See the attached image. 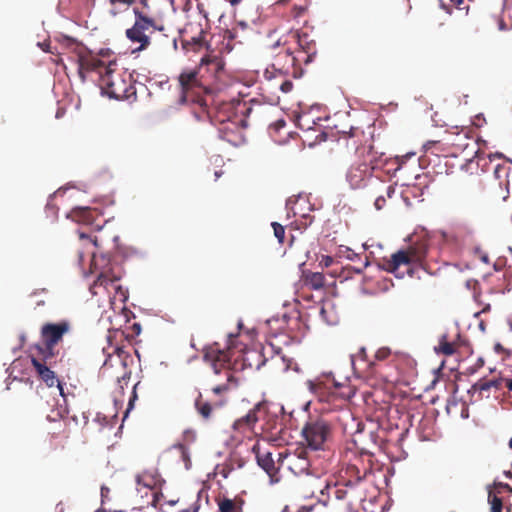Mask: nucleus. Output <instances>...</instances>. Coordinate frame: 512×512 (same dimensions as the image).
Instances as JSON below:
<instances>
[{
    "label": "nucleus",
    "instance_id": "obj_1",
    "mask_svg": "<svg viewBox=\"0 0 512 512\" xmlns=\"http://www.w3.org/2000/svg\"><path fill=\"white\" fill-rule=\"evenodd\" d=\"M74 52L78 75L82 82H85L89 74L96 73L104 94L118 100L135 97L136 91L131 83V76L117 71L116 58L109 49L100 50L95 54L84 46H77Z\"/></svg>",
    "mask_w": 512,
    "mask_h": 512
},
{
    "label": "nucleus",
    "instance_id": "obj_2",
    "mask_svg": "<svg viewBox=\"0 0 512 512\" xmlns=\"http://www.w3.org/2000/svg\"><path fill=\"white\" fill-rule=\"evenodd\" d=\"M265 348H247L239 341V335L230 334L227 347L221 349L218 343L204 350V360L208 362L216 375L224 373L228 383L241 381L239 372L244 369H260L268 360Z\"/></svg>",
    "mask_w": 512,
    "mask_h": 512
},
{
    "label": "nucleus",
    "instance_id": "obj_3",
    "mask_svg": "<svg viewBox=\"0 0 512 512\" xmlns=\"http://www.w3.org/2000/svg\"><path fill=\"white\" fill-rule=\"evenodd\" d=\"M143 8H134L135 22L131 28L126 29L125 35L132 43H139L136 52L146 50L150 46L163 48L171 42L177 47L175 38H170L165 33V27L160 23L163 16L162 6L165 1L142 0Z\"/></svg>",
    "mask_w": 512,
    "mask_h": 512
},
{
    "label": "nucleus",
    "instance_id": "obj_4",
    "mask_svg": "<svg viewBox=\"0 0 512 512\" xmlns=\"http://www.w3.org/2000/svg\"><path fill=\"white\" fill-rule=\"evenodd\" d=\"M343 134L347 139V146L355 148V159L347 169L346 181L352 189H363L372 180L374 171L385 164L386 158L371 144H363V141L367 142V138L360 128L352 127Z\"/></svg>",
    "mask_w": 512,
    "mask_h": 512
},
{
    "label": "nucleus",
    "instance_id": "obj_5",
    "mask_svg": "<svg viewBox=\"0 0 512 512\" xmlns=\"http://www.w3.org/2000/svg\"><path fill=\"white\" fill-rule=\"evenodd\" d=\"M390 356V348L381 347L375 353V360L371 361L367 358L365 347H361L357 354L350 357L355 376L358 379L383 384H408L399 378L396 365L385 362Z\"/></svg>",
    "mask_w": 512,
    "mask_h": 512
},
{
    "label": "nucleus",
    "instance_id": "obj_6",
    "mask_svg": "<svg viewBox=\"0 0 512 512\" xmlns=\"http://www.w3.org/2000/svg\"><path fill=\"white\" fill-rule=\"evenodd\" d=\"M429 247V239L426 236L419 237L407 249L397 251L389 259L384 258L381 267L397 278H403L406 274L413 277L418 267L427 271L425 259Z\"/></svg>",
    "mask_w": 512,
    "mask_h": 512
},
{
    "label": "nucleus",
    "instance_id": "obj_7",
    "mask_svg": "<svg viewBox=\"0 0 512 512\" xmlns=\"http://www.w3.org/2000/svg\"><path fill=\"white\" fill-rule=\"evenodd\" d=\"M266 53L273 58L272 67L280 74H296V67L301 60V54H296L290 47L288 39L279 38L266 45Z\"/></svg>",
    "mask_w": 512,
    "mask_h": 512
},
{
    "label": "nucleus",
    "instance_id": "obj_8",
    "mask_svg": "<svg viewBox=\"0 0 512 512\" xmlns=\"http://www.w3.org/2000/svg\"><path fill=\"white\" fill-rule=\"evenodd\" d=\"M251 112L252 108L243 100L217 101L212 107V124L218 126L238 117L248 116Z\"/></svg>",
    "mask_w": 512,
    "mask_h": 512
},
{
    "label": "nucleus",
    "instance_id": "obj_9",
    "mask_svg": "<svg viewBox=\"0 0 512 512\" xmlns=\"http://www.w3.org/2000/svg\"><path fill=\"white\" fill-rule=\"evenodd\" d=\"M71 330V323L67 320H62L57 323H45L41 327L40 335L44 345V352L46 360L53 359L55 356V347L62 342L64 335Z\"/></svg>",
    "mask_w": 512,
    "mask_h": 512
},
{
    "label": "nucleus",
    "instance_id": "obj_10",
    "mask_svg": "<svg viewBox=\"0 0 512 512\" xmlns=\"http://www.w3.org/2000/svg\"><path fill=\"white\" fill-rule=\"evenodd\" d=\"M302 437L312 450L324 448V444L331 436V427L323 419H309L302 428Z\"/></svg>",
    "mask_w": 512,
    "mask_h": 512
},
{
    "label": "nucleus",
    "instance_id": "obj_11",
    "mask_svg": "<svg viewBox=\"0 0 512 512\" xmlns=\"http://www.w3.org/2000/svg\"><path fill=\"white\" fill-rule=\"evenodd\" d=\"M228 387L214 386L199 393L195 400V407L203 418L208 419L213 408H218L225 404L224 394L227 392Z\"/></svg>",
    "mask_w": 512,
    "mask_h": 512
},
{
    "label": "nucleus",
    "instance_id": "obj_12",
    "mask_svg": "<svg viewBox=\"0 0 512 512\" xmlns=\"http://www.w3.org/2000/svg\"><path fill=\"white\" fill-rule=\"evenodd\" d=\"M32 364L40 380L46 383L53 381L56 377L70 379V368L66 367L64 356L58 362L54 361V358L46 360L44 357L43 361L32 358Z\"/></svg>",
    "mask_w": 512,
    "mask_h": 512
},
{
    "label": "nucleus",
    "instance_id": "obj_13",
    "mask_svg": "<svg viewBox=\"0 0 512 512\" xmlns=\"http://www.w3.org/2000/svg\"><path fill=\"white\" fill-rule=\"evenodd\" d=\"M470 132V129L467 127H462L461 129L455 127L447 132L445 142L452 148L453 155L465 153L466 156H471L477 152L475 150L476 143L474 138L469 135Z\"/></svg>",
    "mask_w": 512,
    "mask_h": 512
},
{
    "label": "nucleus",
    "instance_id": "obj_14",
    "mask_svg": "<svg viewBox=\"0 0 512 512\" xmlns=\"http://www.w3.org/2000/svg\"><path fill=\"white\" fill-rule=\"evenodd\" d=\"M267 416V406L265 401H259L249 412L235 420L233 429L239 433L246 434L247 432L255 433L256 425L259 421Z\"/></svg>",
    "mask_w": 512,
    "mask_h": 512
},
{
    "label": "nucleus",
    "instance_id": "obj_15",
    "mask_svg": "<svg viewBox=\"0 0 512 512\" xmlns=\"http://www.w3.org/2000/svg\"><path fill=\"white\" fill-rule=\"evenodd\" d=\"M91 254V270L93 273H98L96 284L107 285L120 280L121 275L115 272L107 255H97L95 252H91Z\"/></svg>",
    "mask_w": 512,
    "mask_h": 512
},
{
    "label": "nucleus",
    "instance_id": "obj_16",
    "mask_svg": "<svg viewBox=\"0 0 512 512\" xmlns=\"http://www.w3.org/2000/svg\"><path fill=\"white\" fill-rule=\"evenodd\" d=\"M241 116L235 120L218 125L219 137L233 146H239L245 142L244 128L247 126L246 118Z\"/></svg>",
    "mask_w": 512,
    "mask_h": 512
},
{
    "label": "nucleus",
    "instance_id": "obj_17",
    "mask_svg": "<svg viewBox=\"0 0 512 512\" xmlns=\"http://www.w3.org/2000/svg\"><path fill=\"white\" fill-rule=\"evenodd\" d=\"M285 39H288L290 43L293 42L297 44L298 49L295 51V53H302V62L307 64L313 60V57L317 53L316 43L307 33L291 31L285 36Z\"/></svg>",
    "mask_w": 512,
    "mask_h": 512
},
{
    "label": "nucleus",
    "instance_id": "obj_18",
    "mask_svg": "<svg viewBox=\"0 0 512 512\" xmlns=\"http://www.w3.org/2000/svg\"><path fill=\"white\" fill-rule=\"evenodd\" d=\"M47 433L49 437V447L51 449H64L70 437L69 427L66 422L62 420L52 421Z\"/></svg>",
    "mask_w": 512,
    "mask_h": 512
},
{
    "label": "nucleus",
    "instance_id": "obj_19",
    "mask_svg": "<svg viewBox=\"0 0 512 512\" xmlns=\"http://www.w3.org/2000/svg\"><path fill=\"white\" fill-rule=\"evenodd\" d=\"M491 386H449V398L447 403L456 406L458 403L467 405L473 402L474 393L479 388L480 391H487Z\"/></svg>",
    "mask_w": 512,
    "mask_h": 512
},
{
    "label": "nucleus",
    "instance_id": "obj_20",
    "mask_svg": "<svg viewBox=\"0 0 512 512\" xmlns=\"http://www.w3.org/2000/svg\"><path fill=\"white\" fill-rule=\"evenodd\" d=\"M178 81L183 98L187 97L189 93H199L206 89L202 79L199 77V71L195 69L183 70L178 77Z\"/></svg>",
    "mask_w": 512,
    "mask_h": 512
},
{
    "label": "nucleus",
    "instance_id": "obj_21",
    "mask_svg": "<svg viewBox=\"0 0 512 512\" xmlns=\"http://www.w3.org/2000/svg\"><path fill=\"white\" fill-rule=\"evenodd\" d=\"M305 452L301 451L300 454H284L282 452L278 453V461H287L288 468L295 475L308 474L310 469V462L306 456H304Z\"/></svg>",
    "mask_w": 512,
    "mask_h": 512
},
{
    "label": "nucleus",
    "instance_id": "obj_22",
    "mask_svg": "<svg viewBox=\"0 0 512 512\" xmlns=\"http://www.w3.org/2000/svg\"><path fill=\"white\" fill-rule=\"evenodd\" d=\"M252 451L256 455L258 465L269 475L272 481L277 482L278 478H275L278 472V468L275 466L274 459L271 452H261L260 446L255 444Z\"/></svg>",
    "mask_w": 512,
    "mask_h": 512
},
{
    "label": "nucleus",
    "instance_id": "obj_23",
    "mask_svg": "<svg viewBox=\"0 0 512 512\" xmlns=\"http://www.w3.org/2000/svg\"><path fill=\"white\" fill-rule=\"evenodd\" d=\"M225 66V62L220 56V54H216L214 52H209L201 58L200 61V69L206 67L209 72L213 74L214 77H219L223 72Z\"/></svg>",
    "mask_w": 512,
    "mask_h": 512
},
{
    "label": "nucleus",
    "instance_id": "obj_24",
    "mask_svg": "<svg viewBox=\"0 0 512 512\" xmlns=\"http://www.w3.org/2000/svg\"><path fill=\"white\" fill-rule=\"evenodd\" d=\"M136 482L139 485L153 490L161 489L164 480L162 479L157 469H150L138 474L136 477Z\"/></svg>",
    "mask_w": 512,
    "mask_h": 512
},
{
    "label": "nucleus",
    "instance_id": "obj_25",
    "mask_svg": "<svg viewBox=\"0 0 512 512\" xmlns=\"http://www.w3.org/2000/svg\"><path fill=\"white\" fill-rule=\"evenodd\" d=\"M219 512H243L245 501L241 497L230 499L228 497L216 498Z\"/></svg>",
    "mask_w": 512,
    "mask_h": 512
},
{
    "label": "nucleus",
    "instance_id": "obj_26",
    "mask_svg": "<svg viewBox=\"0 0 512 512\" xmlns=\"http://www.w3.org/2000/svg\"><path fill=\"white\" fill-rule=\"evenodd\" d=\"M70 215L76 222L83 223L85 225H93L98 213L95 209H91L89 207H79L73 209Z\"/></svg>",
    "mask_w": 512,
    "mask_h": 512
},
{
    "label": "nucleus",
    "instance_id": "obj_27",
    "mask_svg": "<svg viewBox=\"0 0 512 512\" xmlns=\"http://www.w3.org/2000/svg\"><path fill=\"white\" fill-rule=\"evenodd\" d=\"M193 115L197 121H210L212 123V107H209L206 98H199Z\"/></svg>",
    "mask_w": 512,
    "mask_h": 512
},
{
    "label": "nucleus",
    "instance_id": "obj_28",
    "mask_svg": "<svg viewBox=\"0 0 512 512\" xmlns=\"http://www.w3.org/2000/svg\"><path fill=\"white\" fill-rule=\"evenodd\" d=\"M135 0H109L108 1V14L115 18L127 12Z\"/></svg>",
    "mask_w": 512,
    "mask_h": 512
},
{
    "label": "nucleus",
    "instance_id": "obj_29",
    "mask_svg": "<svg viewBox=\"0 0 512 512\" xmlns=\"http://www.w3.org/2000/svg\"><path fill=\"white\" fill-rule=\"evenodd\" d=\"M204 31L201 29L198 36H193L190 39H183L182 46L185 50L190 51H200L202 48L206 47V42L204 40Z\"/></svg>",
    "mask_w": 512,
    "mask_h": 512
},
{
    "label": "nucleus",
    "instance_id": "obj_30",
    "mask_svg": "<svg viewBox=\"0 0 512 512\" xmlns=\"http://www.w3.org/2000/svg\"><path fill=\"white\" fill-rule=\"evenodd\" d=\"M389 388V392L391 394L392 400L396 401L399 399V405L409 404L410 401V392L409 386H405L407 389H402V386H385Z\"/></svg>",
    "mask_w": 512,
    "mask_h": 512
},
{
    "label": "nucleus",
    "instance_id": "obj_31",
    "mask_svg": "<svg viewBox=\"0 0 512 512\" xmlns=\"http://www.w3.org/2000/svg\"><path fill=\"white\" fill-rule=\"evenodd\" d=\"M85 244H93L94 246L97 247L98 239H97V237H94L93 239H91L87 234H85L83 232H81L79 234V244L75 248L76 257H77L79 264H81L83 262L85 254H86V252L83 249V246H85Z\"/></svg>",
    "mask_w": 512,
    "mask_h": 512
},
{
    "label": "nucleus",
    "instance_id": "obj_32",
    "mask_svg": "<svg viewBox=\"0 0 512 512\" xmlns=\"http://www.w3.org/2000/svg\"><path fill=\"white\" fill-rule=\"evenodd\" d=\"M304 282L312 289L318 290L325 285V276L320 272H309L304 275Z\"/></svg>",
    "mask_w": 512,
    "mask_h": 512
},
{
    "label": "nucleus",
    "instance_id": "obj_33",
    "mask_svg": "<svg viewBox=\"0 0 512 512\" xmlns=\"http://www.w3.org/2000/svg\"><path fill=\"white\" fill-rule=\"evenodd\" d=\"M378 183H379V185H380L381 187H385V193H386V196H384V195H379V196H377V197H376V199H375L374 206H375V208H376L377 210H380V209H382V208L385 206V204H386V197H387V198H391V197H392V195L395 193V188H394L393 186H391V185H389V186H385V185H384V183H383V182H381V181H379Z\"/></svg>",
    "mask_w": 512,
    "mask_h": 512
},
{
    "label": "nucleus",
    "instance_id": "obj_34",
    "mask_svg": "<svg viewBox=\"0 0 512 512\" xmlns=\"http://www.w3.org/2000/svg\"><path fill=\"white\" fill-rule=\"evenodd\" d=\"M409 392H410V401L418 400L421 401L424 404H435L438 396H431L430 398H426V395H423L421 392H416L415 388H411L409 386Z\"/></svg>",
    "mask_w": 512,
    "mask_h": 512
},
{
    "label": "nucleus",
    "instance_id": "obj_35",
    "mask_svg": "<svg viewBox=\"0 0 512 512\" xmlns=\"http://www.w3.org/2000/svg\"><path fill=\"white\" fill-rule=\"evenodd\" d=\"M439 351L444 355L450 356L455 353L456 349L454 343L449 342L447 337L444 335L439 343Z\"/></svg>",
    "mask_w": 512,
    "mask_h": 512
},
{
    "label": "nucleus",
    "instance_id": "obj_36",
    "mask_svg": "<svg viewBox=\"0 0 512 512\" xmlns=\"http://www.w3.org/2000/svg\"><path fill=\"white\" fill-rule=\"evenodd\" d=\"M510 167L505 163H496L493 165V174L494 177L498 180H501L503 177L508 175Z\"/></svg>",
    "mask_w": 512,
    "mask_h": 512
},
{
    "label": "nucleus",
    "instance_id": "obj_37",
    "mask_svg": "<svg viewBox=\"0 0 512 512\" xmlns=\"http://www.w3.org/2000/svg\"><path fill=\"white\" fill-rule=\"evenodd\" d=\"M322 376L324 379H321L320 377H318L316 379V382L309 380L307 382V384H324L325 381H327V382L332 381V384H335V385L342 384L340 381V378L339 379L336 378L333 372L323 373Z\"/></svg>",
    "mask_w": 512,
    "mask_h": 512
},
{
    "label": "nucleus",
    "instance_id": "obj_38",
    "mask_svg": "<svg viewBox=\"0 0 512 512\" xmlns=\"http://www.w3.org/2000/svg\"><path fill=\"white\" fill-rule=\"evenodd\" d=\"M271 226H272L273 231H274V236L277 238V240H278V242L280 244H283L284 243V238H285V228H284V226L279 224L278 222H272Z\"/></svg>",
    "mask_w": 512,
    "mask_h": 512
},
{
    "label": "nucleus",
    "instance_id": "obj_39",
    "mask_svg": "<svg viewBox=\"0 0 512 512\" xmlns=\"http://www.w3.org/2000/svg\"><path fill=\"white\" fill-rule=\"evenodd\" d=\"M489 502L491 504V512H502L503 504L501 498L489 493Z\"/></svg>",
    "mask_w": 512,
    "mask_h": 512
},
{
    "label": "nucleus",
    "instance_id": "obj_40",
    "mask_svg": "<svg viewBox=\"0 0 512 512\" xmlns=\"http://www.w3.org/2000/svg\"><path fill=\"white\" fill-rule=\"evenodd\" d=\"M118 369L122 370L123 373L121 375L116 376V381L120 382L121 380L128 381L130 379V374L126 372V366L123 362H119Z\"/></svg>",
    "mask_w": 512,
    "mask_h": 512
},
{
    "label": "nucleus",
    "instance_id": "obj_41",
    "mask_svg": "<svg viewBox=\"0 0 512 512\" xmlns=\"http://www.w3.org/2000/svg\"><path fill=\"white\" fill-rule=\"evenodd\" d=\"M280 89L284 93H289L293 89V83L290 80H284L280 84Z\"/></svg>",
    "mask_w": 512,
    "mask_h": 512
},
{
    "label": "nucleus",
    "instance_id": "obj_42",
    "mask_svg": "<svg viewBox=\"0 0 512 512\" xmlns=\"http://www.w3.org/2000/svg\"><path fill=\"white\" fill-rule=\"evenodd\" d=\"M136 388L137 386H133L132 395L129 399L127 412L132 408L134 401L137 399Z\"/></svg>",
    "mask_w": 512,
    "mask_h": 512
},
{
    "label": "nucleus",
    "instance_id": "obj_43",
    "mask_svg": "<svg viewBox=\"0 0 512 512\" xmlns=\"http://www.w3.org/2000/svg\"><path fill=\"white\" fill-rule=\"evenodd\" d=\"M276 429L275 421L272 423L270 421H267L265 424L261 426V431H270Z\"/></svg>",
    "mask_w": 512,
    "mask_h": 512
},
{
    "label": "nucleus",
    "instance_id": "obj_44",
    "mask_svg": "<svg viewBox=\"0 0 512 512\" xmlns=\"http://www.w3.org/2000/svg\"><path fill=\"white\" fill-rule=\"evenodd\" d=\"M434 388H435V386H425L422 394L426 395V398H430L431 396H435L433 394Z\"/></svg>",
    "mask_w": 512,
    "mask_h": 512
},
{
    "label": "nucleus",
    "instance_id": "obj_45",
    "mask_svg": "<svg viewBox=\"0 0 512 512\" xmlns=\"http://www.w3.org/2000/svg\"><path fill=\"white\" fill-rule=\"evenodd\" d=\"M440 8L445 11L447 14H452V7L447 5L443 0H440Z\"/></svg>",
    "mask_w": 512,
    "mask_h": 512
},
{
    "label": "nucleus",
    "instance_id": "obj_46",
    "mask_svg": "<svg viewBox=\"0 0 512 512\" xmlns=\"http://www.w3.org/2000/svg\"><path fill=\"white\" fill-rule=\"evenodd\" d=\"M198 510H199V505L197 503H194L193 505L182 510L181 512H198Z\"/></svg>",
    "mask_w": 512,
    "mask_h": 512
},
{
    "label": "nucleus",
    "instance_id": "obj_47",
    "mask_svg": "<svg viewBox=\"0 0 512 512\" xmlns=\"http://www.w3.org/2000/svg\"><path fill=\"white\" fill-rule=\"evenodd\" d=\"M109 493H110V489L106 486H102L101 487V497L102 499H105L109 496Z\"/></svg>",
    "mask_w": 512,
    "mask_h": 512
},
{
    "label": "nucleus",
    "instance_id": "obj_48",
    "mask_svg": "<svg viewBox=\"0 0 512 512\" xmlns=\"http://www.w3.org/2000/svg\"><path fill=\"white\" fill-rule=\"evenodd\" d=\"M494 350H495V352H497V353H503V352H505V351H506V350H505V348H504L500 343H496V344L494 345Z\"/></svg>",
    "mask_w": 512,
    "mask_h": 512
},
{
    "label": "nucleus",
    "instance_id": "obj_49",
    "mask_svg": "<svg viewBox=\"0 0 512 512\" xmlns=\"http://www.w3.org/2000/svg\"><path fill=\"white\" fill-rule=\"evenodd\" d=\"M489 159H490V163H491V164H493L494 160H496V159H498V160H499V159H501V155H500V154H498V153H496V154H494V155H490V156H489Z\"/></svg>",
    "mask_w": 512,
    "mask_h": 512
},
{
    "label": "nucleus",
    "instance_id": "obj_50",
    "mask_svg": "<svg viewBox=\"0 0 512 512\" xmlns=\"http://www.w3.org/2000/svg\"><path fill=\"white\" fill-rule=\"evenodd\" d=\"M464 0H450V2L456 6V7H460V5L463 3Z\"/></svg>",
    "mask_w": 512,
    "mask_h": 512
},
{
    "label": "nucleus",
    "instance_id": "obj_51",
    "mask_svg": "<svg viewBox=\"0 0 512 512\" xmlns=\"http://www.w3.org/2000/svg\"><path fill=\"white\" fill-rule=\"evenodd\" d=\"M53 387L56 389V391H57L60 395L64 396V393H63V386H53Z\"/></svg>",
    "mask_w": 512,
    "mask_h": 512
},
{
    "label": "nucleus",
    "instance_id": "obj_52",
    "mask_svg": "<svg viewBox=\"0 0 512 512\" xmlns=\"http://www.w3.org/2000/svg\"><path fill=\"white\" fill-rule=\"evenodd\" d=\"M500 486L512 493V488L509 486V484L500 483Z\"/></svg>",
    "mask_w": 512,
    "mask_h": 512
},
{
    "label": "nucleus",
    "instance_id": "obj_53",
    "mask_svg": "<svg viewBox=\"0 0 512 512\" xmlns=\"http://www.w3.org/2000/svg\"><path fill=\"white\" fill-rule=\"evenodd\" d=\"M481 260L484 262V263H488L489 262V257L487 254H483L481 256Z\"/></svg>",
    "mask_w": 512,
    "mask_h": 512
},
{
    "label": "nucleus",
    "instance_id": "obj_54",
    "mask_svg": "<svg viewBox=\"0 0 512 512\" xmlns=\"http://www.w3.org/2000/svg\"><path fill=\"white\" fill-rule=\"evenodd\" d=\"M440 380H441V379H440V377H439V376H435V377H434V379L431 381V384H432V385H435V384H437V382H439Z\"/></svg>",
    "mask_w": 512,
    "mask_h": 512
},
{
    "label": "nucleus",
    "instance_id": "obj_55",
    "mask_svg": "<svg viewBox=\"0 0 512 512\" xmlns=\"http://www.w3.org/2000/svg\"><path fill=\"white\" fill-rule=\"evenodd\" d=\"M483 384H490V385H493V384H498V382H497L496 380L492 379V380H489V381H487V382H484Z\"/></svg>",
    "mask_w": 512,
    "mask_h": 512
},
{
    "label": "nucleus",
    "instance_id": "obj_56",
    "mask_svg": "<svg viewBox=\"0 0 512 512\" xmlns=\"http://www.w3.org/2000/svg\"><path fill=\"white\" fill-rule=\"evenodd\" d=\"M277 127H283L285 126V122L283 120H280L276 123Z\"/></svg>",
    "mask_w": 512,
    "mask_h": 512
},
{
    "label": "nucleus",
    "instance_id": "obj_57",
    "mask_svg": "<svg viewBox=\"0 0 512 512\" xmlns=\"http://www.w3.org/2000/svg\"><path fill=\"white\" fill-rule=\"evenodd\" d=\"M221 474L223 475V477H224V478H227V477H228L229 472H228V471H226V469H223V470H222V472H221Z\"/></svg>",
    "mask_w": 512,
    "mask_h": 512
},
{
    "label": "nucleus",
    "instance_id": "obj_58",
    "mask_svg": "<svg viewBox=\"0 0 512 512\" xmlns=\"http://www.w3.org/2000/svg\"><path fill=\"white\" fill-rule=\"evenodd\" d=\"M310 387H311V389H312L313 391H318V389H319V388H321L322 386H316V385H313V386H310Z\"/></svg>",
    "mask_w": 512,
    "mask_h": 512
},
{
    "label": "nucleus",
    "instance_id": "obj_59",
    "mask_svg": "<svg viewBox=\"0 0 512 512\" xmlns=\"http://www.w3.org/2000/svg\"><path fill=\"white\" fill-rule=\"evenodd\" d=\"M336 494H337V498H342V491L341 490H337L336 491Z\"/></svg>",
    "mask_w": 512,
    "mask_h": 512
},
{
    "label": "nucleus",
    "instance_id": "obj_60",
    "mask_svg": "<svg viewBox=\"0 0 512 512\" xmlns=\"http://www.w3.org/2000/svg\"><path fill=\"white\" fill-rule=\"evenodd\" d=\"M490 309V305H487L485 308H483L482 312H487Z\"/></svg>",
    "mask_w": 512,
    "mask_h": 512
},
{
    "label": "nucleus",
    "instance_id": "obj_61",
    "mask_svg": "<svg viewBox=\"0 0 512 512\" xmlns=\"http://www.w3.org/2000/svg\"><path fill=\"white\" fill-rule=\"evenodd\" d=\"M220 175H221V172H218V171L215 172L216 178L220 177Z\"/></svg>",
    "mask_w": 512,
    "mask_h": 512
},
{
    "label": "nucleus",
    "instance_id": "obj_62",
    "mask_svg": "<svg viewBox=\"0 0 512 512\" xmlns=\"http://www.w3.org/2000/svg\"><path fill=\"white\" fill-rule=\"evenodd\" d=\"M331 261H332V259H331V258H328V259L326 260V263H325V264H326V266H328V265H329V262H331Z\"/></svg>",
    "mask_w": 512,
    "mask_h": 512
},
{
    "label": "nucleus",
    "instance_id": "obj_63",
    "mask_svg": "<svg viewBox=\"0 0 512 512\" xmlns=\"http://www.w3.org/2000/svg\"><path fill=\"white\" fill-rule=\"evenodd\" d=\"M509 447L512 448V438L509 440Z\"/></svg>",
    "mask_w": 512,
    "mask_h": 512
},
{
    "label": "nucleus",
    "instance_id": "obj_64",
    "mask_svg": "<svg viewBox=\"0 0 512 512\" xmlns=\"http://www.w3.org/2000/svg\"><path fill=\"white\" fill-rule=\"evenodd\" d=\"M506 384L512 385V379H511V380H508V381L506 382Z\"/></svg>",
    "mask_w": 512,
    "mask_h": 512
}]
</instances>
